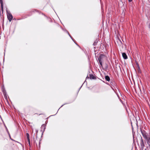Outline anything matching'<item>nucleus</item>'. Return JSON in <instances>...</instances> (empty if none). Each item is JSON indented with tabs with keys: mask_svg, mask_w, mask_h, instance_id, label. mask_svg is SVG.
I'll return each instance as SVG.
<instances>
[{
	"mask_svg": "<svg viewBox=\"0 0 150 150\" xmlns=\"http://www.w3.org/2000/svg\"><path fill=\"white\" fill-rule=\"evenodd\" d=\"M141 133L142 136L145 139H149V137H150L148 133H146L144 130H141Z\"/></svg>",
	"mask_w": 150,
	"mask_h": 150,
	"instance_id": "nucleus-1",
	"label": "nucleus"
},
{
	"mask_svg": "<svg viewBox=\"0 0 150 150\" xmlns=\"http://www.w3.org/2000/svg\"><path fill=\"white\" fill-rule=\"evenodd\" d=\"M7 16L9 21L11 22L13 18V16L12 14L10 13L7 11Z\"/></svg>",
	"mask_w": 150,
	"mask_h": 150,
	"instance_id": "nucleus-2",
	"label": "nucleus"
},
{
	"mask_svg": "<svg viewBox=\"0 0 150 150\" xmlns=\"http://www.w3.org/2000/svg\"><path fill=\"white\" fill-rule=\"evenodd\" d=\"M140 146L141 148L142 149H143L144 147V142L143 141V139H141V142H140Z\"/></svg>",
	"mask_w": 150,
	"mask_h": 150,
	"instance_id": "nucleus-3",
	"label": "nucleus"
},
{
	"mask_svg": "<svg viewBox=\"0 0 150 150\" xmlns=\"http://www.w3.org/2000/svg\"><path fill=\"white\" fill-rule=\"evenodd\" d=\"M122 56L123 58L125 59H126L127 58V56L125 53H122Z\"/></svg>",
	"mask_w": 150,
	"mask_h": 150,
	"instance_id": "nucleus-4",
	"label": "nucleus"
},
{
	"mask_svg": "<svg viewBox=\"0 0 150 150\" xmlns=\"http://www.w3.org/2000/svg\"><path fill=\"white\" fill-rule=\"evenodd\" d=\"M26 136L27 137V139L28 142V143L30 145V140L29 138V135L28 133H26Z\"/></svg>",
	"mask_w": 150,
	"mask_h": 150,
	"instance_id": "nucleus-5",
	"label": "nucleus"
},
{
	"mask_svg": "<svg viewBox=\"0 0 150 150\" xmlns=\"http://www.w3.org/2000/svg\"><path fill=\"white\" fill-rule=\"evenodd\" d=\"M104 57V55L101 54L98 58V60L99 61V59L100 58V60L102 61L103 58Z\"/></svg>",
	"mask_w": 150,
	"mask_h": 150,
	"instance_id": "nucleus-6",
	"label": "nucleus"
},
{
	"mask_svg": "<svg viewBox=\"0 0 150 150\" xmlns=\"http://www.w3.org/2000/svg\"><path fill=\"white\" fill-rule=\"evenodd\" d=\"M0 2L1 4V10L2 11H3V1H0Z\"/></svg>",
	"mask_w": 150,
	"mask_h": 150,
	"instance_id": "nucleus-7",
	"label": "nucleus"
},
{
	"mask_svg": "<svg viewBox=\"0 0 150 150\" xmlns=\"http://www.w3.org/2000/svg\"><path fill=\"white\" fill-rule=\"evenodd\" d=\"M90 78L91 79H94L95 78L93 74H90Z\"/></svg>",
	"mask_w": 150,
	"mask_h": 150,
	"instance_id": "nucleus-8",
	"label": "nucleus"
},
{
	"mask_svg": "<svg viewBox=\"0 0 150 150\" xmlns=\"http://www.w3.org/2000/svg\"><path fill=\"white\" fill-rule=\"evenodd\" d=\"M105 79L106 81H109L110 80V77L108 76H105Z\"/></svg>",
	"mask_w": 150,
	"mask_h": 150,
	"instance_id": "nucleus-9",
	"label": "nucleus"
},
{
	"mask_svg": "<svg viewBox=\"0 0 150 150\" xmlns=\"http://www.w3.org/2000/svg\"><path fill=\"white\" fill-rule=\"evenodd\" d=\"M146 140L147 141V143L149 145H150V137H149V139H146Z\"/></svg>",
	"mask_w": 150,
	"mask_h": 150,
	"instance_id": "nucleus-10",
	"label": "nucleus"
},
{
	"mask_svg": "<svg viewBox=\"0 0 150 150\" xmlns=\"http://www.w3.org/2000/svg\"><path fill=\"white\" fill-rule=\"evenodd\" d=\"M99 62L100 64L102 66V61L100 60V58L99 59Z\"/></svg>",
	"mask_w": 150,
	"mask_h": 150,
	"instance_id": "nucleus-11",
	"label": "nucleus"
},
{
	"mask_svg": "<svg viewBox=\"0 0 150 150\" xmlns=\"http://www.w3.org/2000/svg\"><path fill=\"white\" fill-rule=\"evenodd\" d=\"M45 125H44V124H43L42 125V126H41V128H45Z\"/></svg>",
	"mask_w": 150,
	"mask_h": 150,
	"instance_id": "nucleus-12",
	"label": "nucleus"
},
{
	"mask_svg": "<svg viewBox=\"0 0 150 150\" xmlns=\"http://www.w3.org/2000/svg\"><path fill=\"white\" fill-rule=\"evenodd\" d=\"M128 1L129 2H131L132 1V0H128Z\"/></svg>",
	"mask_w": 150,
	"mask_h": 150,
	"instance_id": "nucleus-13",
	"label": "nucleus"
},
{
	"mask_svg": "<svg viewBox=\"0 0 150 150\" xmlns=\"http://www.w3.org/2000/svg\"><path fill=\"white\" fill-rule=\"evenodd\" d=\"M88 78H89V77H88V76H87V77H86V79H88Z\"/></svg>",
	"mask_w": 150,
	"mask_h": 150,
	"instance_id": "nucleus-14",
	"label": "nucleus"
},
{
	"mask_svg": "<svg viewBox=\"0 0 150 150\" xmlns=\"http://www.w3.org/2000/svg\"><path fill=\"white\" fill-rule=\"evenodd\" d=\"M3 1V0H0V1Z\"/></svg>",
	"mask_w": 150,
	"mask_h": 150,
	"instance_id": "nucleus-15",
	"label": "nucleus"
},
{
	"mask_svg": "<svg viewBox=\"0 0 150 150\" xmlns=\"http://www.w3.org/2000/svg\"><path fill=\"white\" fill-rule=\"evenodd\" d=\"M149 28H150V24L149 25Z\"/></svg>",
	"mask_w": 150,
	"mask_h": 150,
	"instance_id": "nucleus-16",
	"label": "nucleus"
}]
</instances>
